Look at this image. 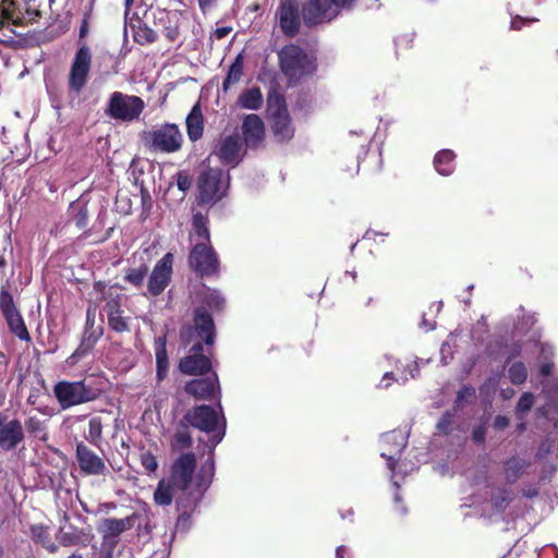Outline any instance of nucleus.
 <instances>
[{
  "mask_svg": "<svg viewBox=\"0 0 558 558\" xmlns=\"http://www.w3.org/2000/svg\"><path fill=\"white\" fill-rule=\"evenodd\" d=\"M195 465L196 459L191 452L182 453L172 464L169 480L175 486V489L183 492V495L177 501L180 510L177 522L178 527L187 523L190 519L189 512L197 506L211 482L213 463L208 469L203 468L193 478Z\"/></svg>",
  "mask_w": 558,
  "mask_h": 558,
  "instance_id": "obj_1",
  "label": "nucleus"
},
{
  "mask_svg": "<svg viewBox=\"0 0 558 558\" xmlns=\"http://www.w3.org/2000/svg\"><path fill=\"white\" fill-rule=\"evenodd\" d=\"M181 342L191 345L190 354L181 359L179 369L186 375H202L207 373L211 363L202 354L203 343L211 345L215 341V324L213 317L204 307L194 311V324L182 327Z\"/></svg>",
  "mask_w": 558,
  "mask_h": 558,
  "instance_id": "obj_2",
  "label": "nucleus"
},
{
  "mask_svg": "<svg viewBox=\"0 0 558 558\" xmlns=\"http://www.w3.org/2000/svg\"><path fill=\"white\" fill-rule=\"evenodd\" d=\"M41 4L38 0H2L0 13V43H5L15 35L14 26L35 23L43 17Z\"/></svg>",
  "mask_w": 558,
  "mask_h": 558,
  "instance_id": "obj_3",
  "label": "nucleus"
},
{
  "mask_svg": "<svg viewBox=\"0 0 558 558\" xmlns=\"http://www.w3.org/2000/svg\"><path fill=\"white\" fill-rule=\"evenodd\" d=\"M96 0H88L85 5L84 16L78 33V49L75 52L69 73V89L80 94L88 81L92 68V51L83 39L89 33V20L92 17Z\"/></svg>",
  "mask_w": 558,
  "mask_h": 558,
  "instance_id": "obj_4",
  "label": "nucleus"
},
{
  "mask_svg": "<svg viewBox=\"0 0 558 558\" xmlns=\"http://www.w3.org/2000/svg\"><path fill=\"white\" fill-rule=\"evenodd\" d=\"M219 412L206 404L190 409L183 416V422L201 432L211 434L210 446L216 447L225 437L226 420L222 408L219 404Z\"/></svg>",
  "mask_w": 558,
  "mask_h": 558,
  "instance_id": "obj_5",
  "label": "nucleus"
},
{
  "mask_svg": "<svg viewBox=\"0 0 558 558\" xmlns=\"http://www.w3.org/2000/svg\"><path fill=\"white\" fill-rule=\"evenodd\" d=\"M197 204L214 206L228 195L230 175L220 168H207L197 178Z\"/></svg>",
  "mask_w": 558,
  "mask_h": 558,
  "instance_id": "obj_6",
  "label": "nucleus"
},
{
  "mask_svg": "<svg viewBox=\"0 0 558 558\" xmlns=\"http://www.w3.org/2000/svg\"><path fill=\"white\" fill-rule=\"evenodd\" d=\"M278 61L281 72L290 82L299 81L316 71L314 60L295 44L284 45L278 51Z\"/></svg>",
  "mask_w": 558,
  "mask_h": 558,
  "instance_id": "obj_7",
  "label": "nucleus"
},
{
  "mask_svg": "<svg viewBox=\"0 0 558 558\" xmlns=\"http://www.w3.org/2000/svg\"><path fill=\"white\" fill-rule=\"evenodd\" d=\"M183 141V134L174 123H165L142 135L144 146L156 154L177 153L181 149Z\"/></svg>",
  "mask_w": 558,
  "mask_h": 558,
  "instance_id": "obj_8",
  "label": "nucleus"
},
{
  "mask_svg": "<svg viewBox=\"0 0 558 558\" xmlns=\"http://www.w3.org/2000/svg\"><path fill=\"white\" fill-rule=\"evenodd\" d=\"M53 393L60 407L65 410L74 405L96 400L100 391L88 386L85 381H59L53 387Z\"/></svg>",
  "mask_w": 558,
  "mask_h": 558,
  "instance_id": "obj_9",
  "label": "nucleus"
},
{
  "mask_svg": "<svg viewBox=\"0 0 558 558\" xmlns=\"http://www.w3.org/2000/svg\"><path fill=\"white\" fill-rule=\"evenodd\" d=\"M145 109V101L136 95L113 92L108 100L106 114L113 120L132 122L137 120Z\"/></svg>",
  "mask_w": 558,
  "mask_h": 558,
  "instance_id": "obj_10",
  "label": "nucleus"
},
{
  "mask_svg": "<svg viewBox=\"0 0 558 558\" xmlns=\"http://www.w3.org/2000/svg\"><path fill=\"white\" fill-rule=\"evenodd\" d=\"M0 311L5 319L9 330L17 337L21 341H31V335L17 310L13 296L7 290L0 291Z\"/></svg>",
  "mask_w": 558,
  "mask_h": 558,
  "instance_id": "obj_11",
  "label": "nucleus"
},
{
  "mask_svg": "<svg viewBox=\"0 0 558 558\" xmlns=\"http://www.w3.org/2000/svg\"><path fill=\"white\" fill-rule=\"evenodd\" d=\"M213 154L218 157L222 165L234 168L243 160L246 148H243L239 133L234 132L221 137Z\"/></svg>",
  "mask_w": 558,
  "mask_h": 558,
  "instance_id": "obj_12",
  "label": "nucleus"
},
{
  "mask_svg": "<svg viewBox=\"0 0 558 558\" xmlns=\"http://www.w3.org/2000/svg\"><path fill=\"white\" fill-rule=\"evenodd\" d=\"M277 15L280 31L286 37L293 38L300 33L301 15L298 0H281Z\"/></svg>",
  "mask_w": 558,
  "mask_h": 558,
  "instance_id": "obj_13",
  "label": "nucleus"
},
{
  "mask_svg": "<svg viewBox=\"0 0 558 558\" xmlns=\"http://www.w3.org/2000/svg\"><path fill=\"white\" fill-rule=\"evenodd\" d=\"M330 0H307L302 5V17L308 27L316 26L331 20L337 11Z\"/></svg>",
  "mask_w": 558,
  "mask_h": 558,
  "instance_id": "obj_14",
  "label": "nucleus"
},
{
  "mask_svg": "<svg viewBox=\"0 0 558 558\" xmlns=\"http://www.w3.org/2000/svg\"><path fill=\"white\" fill-rule=\"evenodd\" d=\"M241 132L243 136V144L247 149H258L263 146L265 141V124L262 118L255 113L244 117Z\"/></svg>",
  "mask_w": 558,
  "mask_h": 558,
  "instance_id": "obj_15",
  "label": "nucleus"
},
{
  "mask_svg": "<svg viewBox=\"0 0 558 558\" xmlns=\"http://www.w3.org/2000/svg\"><path fill=\"white\" fill-rule=\"evenodd\" d=\"M190 265L202 276H210L217 272L219 262L213 246H193Z\"/></svg>",
  "mask_w": 558,
  "mask_h": 558,
  "instance_id": "obj_16",
  "label": "nucleus"
},
{
  "mask_svg": "<svg viewBox=\"0 0 558 558\" xmlns=\"http://www.w3.org/2000/svg\"><path fill=\"white\" fill-rule=\"evenodd\" d=\"M23 425L19 420H8L0 413V449L10 451L24 441Z\"/></svg>",
  "mask_w": 558,
  "mask_h": 558,
  "instance_id": "obj_17",
  "label": "nucleus"
},
{
  "mask_svg": "<svg viewBox=\"0 0 558 558\" xmlns=\"http://www.w3.org/2000/svg\"><path fill=\"white\" fill-rule=\"evenodd\" d=\"M173 255L167 253L154 267L148 279V291L159 295L169 284L172 275Z\"/></svg>",
  "mask_w": 558,
  "mask_h": 558,
  "instance_id": "obj_18",
  "label": "nucleus"
},
{
  "mask_svg": "<svg viewBox=\"0 0 558 558\" xmlns=\"http://www.w3.org/2000/svg\"><path fill=\"white\" fill-rule=\"evenodd\" d=\"M76 460L86 475H105L108 471L104 460L82 442L76 446Z\"/></svg>",
  "mask_w": 558,
  "mask_h": 558,
  "instance_id": "obj_19",
  "label": "nucleus"
},
{
  "mask_svg": "<svg viewBox=\"0 0 558 558\" xmlns=\"http://www.w3.org/2000/svg\"><path fill=\"white\" fill-rule=\"evenodd\" d=\"M384 446L390 448H384L380 456L387 460L388 468L393 471L396 461L399 459L403 448L407 446V435L402 430H392L384 434L380 439Z\"/></svg>",
  "mask_w": 558,
  "mask_h": 558,
  "instance_id": "obj_20",
  "label": "nucleus"
},
{
  "mask_svg": "<svg viewBox=\"0 0 558 558\" xmlns=\"http://www.w3.org/2000/svg\"><path fill=\"white\" fill-rule=\"evenodd\" d=\"M88 205L89 199L85 194L73 201L68 209L69 221L61 228L60 232L66 233L71 225L74 223L80 231L86 233L85 229L88 225L89 217Z\"/></svg>",
  "mask_w": 558,
  "mask_h": 558,
  "instance_id": "obj_21",
  "label": "nucleus"
},
{
  "mask_svg": "<svg viewBox=\"0 0 558 558\" xmlns=\"http://www.w3.org/2000/svg\"><path fill=\"white\" fill-rule=\"evenodd\" d=\"M268 119L271 133L278 143L286 144L294 137L295 129L289 112L272 113Z\"/></svg>",
  "mask_w": 558,
  "mask_h": 558,
  "instance_id": "obj_22",
  "label": "nucleus"
},
{
  "mask_svg": "<svg viewBox=\"0 0 558 558\" xmlns=\"http://www.w3.org/2000/svg\"><path fill=\"white\" fill-rule=\"evenodd\" d=\"M134 524V515L123 519L108 518L100 521L98 532L104 539H111L118 537L125 531L132 529Z\"/></svg>",
  "mask_w": 558,
  "mask_h": 558,
  "instance_id": "obj_23",
  "label": "nucleus"
},
{
  "mask_svg": "<svg viewBox=\"0 0 558 558\" xmlns=\"http://www.w3.org/2000/svg\"><path fill=\"white\" fill-rule=\"evenodd\" d=\"M186 133L191 142H197L203 137L205 129V119L201 102L197 101L189 112L186 119Z\"/></svg>",
  "mask_w": 558,
  "mask_h": 558,
  "instance_id": "obj_24",
  "label": "nucleus"
},
{
  "mask_svg": "<svg viewBox=\"0 0 558 558\" xmlns=\"http://www.w3.org/2000/svg\"><path fill=\"white\" fill-rule=\"evenodd\" d=\"M218 384L217 375L207 378L194 379L186 384L185 390L187 393L198 399H211Z\"/></svg>",
  "mask_w": 558,
  "mask_h": 558,
  "instance_id": "obj_25",
  "label": "nucleus"
},
{
  "mask_svg": "<svg viewBox=\"0 0 558 558\" xmlns=\"http://www.w3.org/2000/svg\"><path fill=\"white\" fill-rule=\"evenodd\" d=\"M208 218L201 213L193 215L191 241L193 244H210Z\"/></svg>",
  "mask_w": 558,
  "mask_h": 558,
  "instance_id": "obj_26",
  "label": "nucleus"
},
{
  "mask_svg": "<svg viewBox=\"0 0 558 558\" xmlns=\"http://www.w3.org/2000/svg\"><path fill=\"white\" fill-rule=\"evenodd\" d=\"M456 154L451 149H441L434 157V167L441 175H450L456 169Z\"/></svg>",
  "mask_w": 558,
  "mask_h": 558,
  "instance_id": "obj_27",
  "label": "nucleus"
},
{
  "mask_svg": "<svg viewBox=\"0 0 558 558\" xmlns=\"http://www.w3.org/2000/svg\"><path fill=\"white\" fill-rule=\"evenodd\" d=\"M264 102L263 94L259 87L254 86L252 88L244 89L239 98L238 105L243 109L258 110L262 108Z\"/></svg>",
  "mask_w": 558,
  "mask_h": 558,
  "instance_id": "obj_28",
  "label": "nucleus"
},
{
  "mask_svg": "<svg viewBox=\"0 0 558 558\" xmlns=\"http://www.w3.org/2000/svg\"><path fill=\"white\" fill-rule=\"evenodd\" d=\"M530 463L522 458L512 457L505 463V478L507 483L513 484L526 471Z\"/></svg>",
  "mask_w": 558,
  "mask_h": 558,
  "instance_id": "obj_29",
  "label": "nucleus"
},
{
  "mask_svg": "<svg viewBox=\"0 0 558 558\" xmlns=\"http://www.w3.org/2000/svg\"><path fill=\"white\" fill-rule=\"evenodd\" d=\"M31 537L36 543L45 547L49 553H56L58 545L54 544L49 534V527L43 524H34L31 526Z\"/></svg>",
  "mask_w": 558,
  "mask_h": 558,
  "instance_id": "obj_30",
  "label": "nucleus"
},
{
  "mask_svg": "<svg viewBox=\"0 0 558 558\" xmlns=\"http://www.w3.org/2000/svg\"><path fill=\"white\" fill-rule=\"evenodd\" d=\"M133 38L138 45L145 46L156 43L158 34L145 22L138 21L136 25H133Z\"/></svg>",
  "mask_w": 558,
  "mask_h": 558,
  "instance_id": "obj_31",
  "label": "nucleus"
},
{
  "mask_svg": "<svg viewBox=\"0 0 558 558\" xmlns=\"http://www.w3.org/2000/svg\"><path fill=\"white\" fill-rule=\"evenodd\" d=\"M243 70H244V57L242 53H239L234 58L231 65L229 66L228 74L222 82V88L225 92H227L232 84H235L241 80V77L243 75Z\"/></svg>",
  "mask_w": 558,
  "mask_h": 558,
  "instance_id": "obj_32",
  "label": "nucleus"
},
{
  "mask_svg": "<svg viewBox=\"0 0 558 558\" xmlns=\"http://www.w3.org/2000/svg\"><path fill=\"white\" fill-rule=\"evenodd\" d=\"M175 486L171 483L170 480H161L159 481L155 493H154V501L158 506H169L173 500V489Z\"/></svg>",
  "mask_w": 558,
  "mask_h": 558,
  "instance_id": "obj_33",
  "label": "nucleus"
},
{
  "mask_svg": "<svg viewBox=\"0 0 558 558\" xmlns=\"http://www.w3.org/2000/svg\"><path fill=\"white\" fill-rule=\"evenodd\" d=\"M187 426L189 425H186L182 420L181 427L177 429L171 440V448L173 451H181L191 447L192 436L186 428Z\"/></svg>",
  "mask_w": 558,
  "mask_h": 558,
  "instance_id": "obj_34",
  "label": "nucleus"
},
{
  "mask_svg": "<svg viewBox=\"0 0 558 558\" xmlns=\"http://www.w3.org/2000/svg\"><path fill=\"white\" fill-rule=\"evenodd\" d=\"M514 498V492L510 488H497L492 495L490 501L495 510L502 512Z\"/></svg>",
  "mask_w": 558,
  "mask_h": 558,
  "instance_id": "obj_35",
  "label": "nucleus"
},
{
  "mask_svg": "<svg viewBox=\"0 0 558 558\" xmlns=\"http://www.w3.org/2000/svg\"><path fill=\"white\" fill-rule=\"evenodd\" d=\"M25 427L28 434L41 441L48 439L47 427L45 421H41L37 416H31L25 421Z\"/></svg>",
  "mask_w": 558,
  "mask_h": 558,
  "instance_id": "obj_36",
  "label": "nucleus"
},
{
  "mask_svg": "<svg viewBox=\"0 0 558 558\" xmlns=\"http://www.w3.org/2000/svg\"><path fill=\"white\" fill-rule=\"evenodd\" d=\"M267 112L268 118L272 116V113L289 112L284 96L277 92L269 93L267 96Z\"/></svg>",
  "mask_w": 558,
  "mask_h": 558,
  "instance_id": "obj_37",
  "label": "nucleus"
},
{
  "mask_svg": "<svg viewBox=\"0 0 558 558\" xmlns=\"http://www.w3.org/2000/svg\"><path fill=\"white\" fill-rule=\"evenodd\" d=\"M156 364H157V379H158V381H161L167 377L168 371H169V361H168L165 342H162L156 349Z\"/></svg>",
  "mask_w": 558,
  "mask_h": 558,
  "instance_id": "obj_38",
  "label": "nucleus"
},
{
  "mask_svg": "<svg viewBox=\"0 0 558 558\" xmlns=\"http://www.w3.org/2000/svg\"><path fill=\"white\" fill-rule=\"evenodd\" d=\"M86 439L95 446H98L102 439V422L100 417H93L88 423V434Z\"/></svg>",
  "mask_w": 558,
  "mask_h": 558,
  "instance_id": "obj_39",
  "label": "nucleus"
},
{
  "mask_svg": "<svg viewBox=\"0 0 558 558\" xmlns=\"http://www.w3.org/2000/svg\"><path fill=\"white\" fill-rule=\"evenodd\" d=\"M203 302L209 308L219 311L225 305V298L219 291L207 288L204 292Z\"/></svg>",
  "mask_w": 558,
  "mask_h": 558,
  "instance_id": "obj_40",
  "label": "nucleus"
},
{
  "mask_svg": "<svg viewBox=\"0 0 558 558\" xmlns=\"http://www.w3.org/2000/svg\"><path fill=\"white\" fill-rule=\"evenodd\" d=\"M510 381L514 385H520L525 381L527 371L522 362H514L508 369Z\"/></svg>",
  "mask_w": 558,
  "mask_h": 558,
  "instance_id": "obj_41",
  "label": "nucleus"
},
{
  "mask_svg": "<svg viewBox=\"0 0 558 558\" xmlns=\"http://www.w3.org/2000/svg\"><path fill=\"white\" fill-rule=\"evenodd\" d=\"M108 323H109V326L118 332H121V331H124L128 329V323L125 322L124 317H122L119 310L109 312Z\"/></svg>",
  "mask_w": 558,
  "mask_h": 558,
  "instance_id": "obj_42",
  "label": "nucleus"
},
{
  "mask_svg": "<svg viewBox=\"0 0 558 558\" xmlns=\"http://www.w3.org/2000/svg\"><path fill=\"white\" fill-rule=\"evenodd\" d=\"M533 402H534V397L530 392H525L520 397L518 404H517V414L520 420H522L523 415L526 414L531 410Z\"/></svg>",
  "mask_w": 558,
  "mask_h": 558,
  "instance_id": "obj_43",
  "label": "nucleus"
},
{
  "mask_svg": "<svg viewBox=\"0 0 558 558\" xmlns=\"http://www.w3.org/2000/svg\"><path fill=\"white\" fill-rule=\"evenodd\" d=\"M57 0H48L47 8H41L43 11L47 13H43V17H45L48 24H53L60 19V7H56Z\"/></svg>",
  "mask_w": 558,
  "mask_h": 558,
  "instance_id": "obj_44",
  "label": "nucleus"
},
{
  "mask_svg": "<svg viewBox=\"0 0 558 558\" xmlns=\"http://www.w3.org/2000/svg\"><path fill=\"white\" fill-rule=\"evenodd\" d=\"M181 32L178 21L168 20V24L163 27V36L169 43H174L180 38Z\"/></svg>",
  "mask_w": 558,
  "mask_h": 558,
  "instance_id": "obj_45",
  "label": "nucleus"
},
{
  "mask_svg": "<svg viewBox=\"0 0 558 558\" xmlns=\"http://www.w3.org/2000/svg\"><path fill=\"white\" fill-rule=\"evenodd\" d=\"M175 178H177V186L181 192L185 193L191 189L192 178L186 171H184V170L179 171L175 174Z\"/></svg>",
  "mask_w": 558,
  "mask_h": 558,
  "instance_id": "obj_46",
  "label": "nucleus"
},
{
  "mask_svg": "<svg viewBox=\"0 0 558 558\" xmlns=\"http://www.w3.org/2000/svg\"><path fill=\"white\" fill-rule=\"evenodd\" d=\"M145 276L146 268L131 269L126 275V280L135 286H138L143 282Z\"/></svg>",
  "mask_w": 558,
  "mask_h": 558,
  "instance_id": "obj_47",
  "label": "nucleus"
},
{
  "mask_svg": "<svg viewBox=\"0 0 558 558\" xmlns=\"http://www.w3.org/2000/svg\"><path fill=\"white\" fill-rule=\"evenodd\" d=\"M142 465L149 472H155L158 468V462L154 454L146 452L142 454Z\"/></svg>",
  "mask_w": 558,
  "mask_h": 558,
  "instance_id": "obj_48",
  "label": "nucleus"
},
{
  "mask_svg": "<svg viewBox=\"0 0 558 558\" xmlns=\"http://www.w3.org/2000/svg\"><path fill=\"white\" fill-rule=\"evenodd\" d=\"M452 417L453 415L450 412H446L437 423V429L445 434L449 433L452 424Z\"/></svg>",
  "mask_w": 558,
  "mask_h": 558,
  "instance_id": "obj_49",
  "label": "nucleus"
},
{
  "mask_svg": "<svg viewBox=\"0 0 558 558\" xmlns=\"http://www.w3.org/2000/svg\"><path fill=\"white\" fill-rule=\"evenodd\" d=\"M388 236V233L385 232H377L374 230H367L363 235V241H377V238H379L378 242H385L386 238Z\"/></svg>",
  "mask_w": 558,
  "mask_h": 558,
  "instance_id": "obj_50",
  "label": "nucleus"
},
{
  "mask_svg": "<svg viewBox=\"0 0 558 558\" xmlns=\"http://www.w3.org/2000/svg\"><path fill=\"white\" fill-rule=\"evenodd\" d=\"M534 324V317L530 314H523L521 322L515 324V329L519 332H522L525 329H529Z\"/></svg>",
  "mask_w": 558,
  "mask_h": 558,
  "instance_id": "obj_51",
  "label": "nucleus"
},
{
  "mask_svg": "<svg viewBox=\"0 0 558 558\" xmlns=\"http://www.w3.org/2000/svg\"><path fill=\"white\" fill-rule=\"evenodd\" d=\"M232 32L231 26H222L216 28L213 34L210 35L211 39L221 40L226 38L230 33Z\"/></svg>",
  "mask_w": 558,
  "mask_h": 558,
  "instance_id": "obj_52",
  "label": "nucleus"
},
{
  "mask_svg": "<svg viewBox=\"0 0 558 558\" xmlns=\"http://www.w3.org/2000/svg\"><path fill=\"white\" fill-rule=\"evenodd\" d=\"M100 331L89 332L88 330H86L83 338V344L87 347H93L100 337Z\"/></svg>",
  "mask_w": 558,
  "mask_h": 558,
  "instance_id": "obj_53",
  "label": "nucleus"
},
{
  "mask_svg": "<svg viewBox=\"0 0 558 558\" xmlns=\"http://www.w3.org/2000/svg\"><path fill=\"white\" fill-rule=\"evenodd\" d=\"M545 392L547 395V398L554 402L558 403V380L553 384L551 387L548 385L545 386Z\"/></svg>",
  "mask_w": 558,
  "mask_h": 558,
  "instance_id": "obj_54",
  "label": "nucleus"
},
{
  "mask_svg": "<svg viewBox=\"0 0 558 558\" xmlns=\"http://www.w3.org/2000/svg\"><path fill=\"white\" fill-rule=\"evenodd\" d=\"M486 428L480 425L473 429L472 437L475 442H483L485 440Z\"/></svg>",
  "mask_w": 558,
  "mask_h": 558,
  "instance_id": "obj_55",
  "label": "nucleus"
},
{
  "mask_svg": "<svg viewBox=\"0 0 558 558\" xmlns=\"http://www.w3.org/2000/svg\"><path fill=\"white\" fill-rule=\"evenodd\" d=\"M532 20L523 19L519 15L513 17L511 20V28L515 31H520L526 23L531 22Z\"/></svg>",
  "mask_w": 558,
  "mask_h": 558,
  "instance_id": "obj_56",
  "label": "nucleus"
},
{
  "mask_svg": "<svg viewBox=\"0 0 558 558\" xmlns=\"http://www.w3.org/2000/svg\"><path fill=\"white\" fill-rule=\"evenodd\" d=\"M551 451V444L547 439L545 442H543L539 447L537 456L539 458H544L546 454H548Z\"/></svg>",
  "mask_w": 558,
  "mask_h": 558,
  "instance_id": "obj_57",
  "label": "nucleus"
},
{
  "mask_svg": "<svg viewBox=\"0 0 558 558\" xmlns=\"http://www.w3.org/2000/svg\"><path fill=\"white\" fill-rule=\"evenodd\" d=\"M508 424H509V420L506 416L498 415L495 418V427L496 428L502 429V428L507 427Z\"/></svg>",
  "mask_w": 558,
  "mask_h": 558,
  "instance_id": "obj_58",
  "label": "nucleus"
},
{
  "mask_svg": "<svg viewBox=\"0 0 558 558\" xmlns=\"http://www.w3.org/2000/svg\"><path fill=\"white\" fill-rule=\"evenodd\" d=\"M199 9L203 13H206L214 4L216 0H197Z\"/></svg>",
  "mask_w": 558,
  "mask_h": 558,
  "instance_id": "obj_59",
  "label": "nucleus"
},
{
  "mask_svg": "<svg viewBox=\"0 0 558 558\" xmlns=\"http://www.w3.org/2000/svg\"><path fill=\"white\" fill-rule=\"evenodd\" d=\"M354 1L355 0H330L331 4L337 9L351 5Z\"/></svg>",
  "mask_w": 558,
  "mask_h": 558,
  "instance_id": "obj_60",
  "label": "nucleus"
},
{
  "mask_svg": "<svg viewBox=\"0 0 558 558\" xmlns=\"http://www.w3.org/2000/svg\"><path fill=\"white\" fill-rule=\"evenodd\" d=\"M541 354L544 355L545 359L553 355V348L549 344H539Z\"/></svg>",
  "mask_w": 558,
  "mask_h": 558,
  "instance_id": "obj_61",
  "label": "nucleus"
},
{
  "mask_svg": "<svg viewBox=\"0 0 558 558\" xmlns=\"http://www.w3.org/2000/svg\"><path fill=\"white\" fill-rule=\"evenodd\" d=\"M336 558H350L348 548L345 546H339L336 550Z\"/></svg>",
  "mask_w": 558,
  "mask_h": 558,
  "instance_id": "obj_62",
  "label": "nucleus"
},
{
  "mask_svg": "<svg viewBox=\"0 0 558 558\" xmlns=\"http://www.w3.org/2000/svg\"><path fill=\"white\" fill-rule=\"evenodd\" d=\"M392 379H393L392 373L387 372L384 375L379 386L383 387V388H388L390 386Z\"/></svg>",
  "mask_w": 558,
  "mask_h": 558,
  "instance_id": "obj_63",
  "label": "nucleus"
},
{
  "mask_svg": "<svg viewBox=\"0 0 558 558\" xmlns=\"http://www.w3.org/2000/svg\"><path fill=\"white\" fill-rule=\"evenodd\" d=\"M522 494L526 498H533L537 496L538 489L536 487H529L522 490Z\"/></svg>",
  "mask_w": 558,
  "mask_h": 558,
  "instance_id": "obj_64",
  "label": "nucleus"
}]
</instances>
